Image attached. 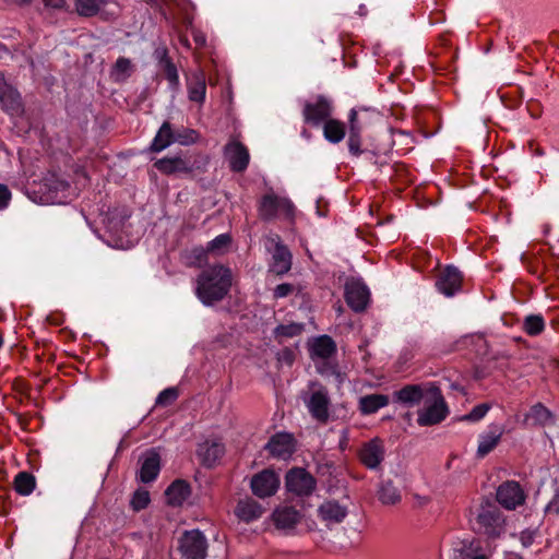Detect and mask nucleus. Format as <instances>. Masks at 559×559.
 <instances>
[{
	"instance_id": "nucleus-39",
	"label": "nucleus",
	"mask_w": 559,
	"mask_h": 559,
	"mask_svg": "<svg viewBox=\"0 0 559 559\" xmlns=\"http://www.w3.org/2000/svg\"><path fill=\"white\" fill-rule=\"evenodd\" d=\"M231 238L228 234H221L209 242L206 250L214 253H223L230 245Z\"/></svg>"
},
{
	"instance_id": "nucleus-8",
	"label": "nucleus",
	"mask_w": 559,
	"mask_h": 559,
	"mask_svg": "<svg viewBox=\"0 0 559 559\" xmlns=\"http://www.w3.org/2000/svg\"><path fill=\"white\" fill-rule=\"evenodd\" d=\"M280 484L278 474L272 469H263L251 478L250 488L254 496L264 499L274 496Z\"/></svg>"
},
{
	"instance_id": "nucleus-10",
	"label": "nucleus",
	"mask_w": 559,
	"mask_h": 559,
	"mask_svg": "<svg viewBox=\"0 0 559 559\" xmlns=\"http://www.w3.org/2000/svg\"><path fill=\"white\" fill-rule=\"evenodd\" d=\"M526 496L519 483L508 480L497 489V501L508 510H515L525 502Z\"/></svg>"
},
{
	"instance_id": "nucleus-31",
	"label": "nucleus",
	"mask_w": 559,
	"mask_h": 559,
	"mask_svg": "<svg viewBox=\"0 0 559 559\" xmlns=\"http://www.w3.org/2000/svg\"><path fill=\"white\" fill-rule=\"evenodd\" d=\"M324 139L333 144L342 142L346 134L345 123L332 117L323 124Z\"/></svg>"
},
{
	"instance_id": "nucleus-43",
	"label": "nucleus",
	"mask_w": 559,
	"mask_h": 559,
	"mask_svg": "<svg viewBox=\"0 0 559 559\" xmlns=\"http://www.w3.org/2000/svg\"><path fill=\"white\" fill-rule=\"evenodd\" d=\"M178 397V392L176 389L174 388H168V389H165L163 390L157 399H156V405H163V406H167V405H170L171 403H174Z\"/></svg>"
},
{
	"instance_id": "nucleus-16",
	"label": "nucleus",
	"mask_w": 559,
	"mask_h": 559,
	"mask_svg": "<svg viewBox=\"0 0 559 559\" xmlns=\"http://www.w3.org/2000/svg\"><path fill=\"white\" fill-rule=\"evenodd\" d=\"M438 290L447 297L455 295L462 286V274L454 266H447L436 282Z\"/></svg>"
},
{
	"instance_id": "nucleus-27",
	"label": "nucleus",
	"mask_w": 559,
	"mask_h": 559,
	"mask_svg": "<svg viewBox=\"0 0 559 559\" xmlns=\"http://www.w3.org/2000/svg\"><path fill=\"white\" fill-rule=\"evenodd\" d=\"M273 521L280 530H292L300 521L299 511L292 507L277 508L273 512Z\"/></svg>"
},
{
	"instance_id": "nucleus-34",
	"label": "nucleus",
	"mask_w": 559,
	"mask_h": 559,
	"mask_svg": "<svg viewBox=\"0 0 559 559\" xmlns=\"http://www.w3.org/2000/svg\"><path fill=\"white\" fill-rule=\"evenodd\" d=\"M36 487L35 477L27 472H20L14 478V489L22 496L31 495Z\"/></svg>"
},
{
	"instance_id": "nucleus-3",
	"label": "nucleus",
	"mask_w": 559,
	"mask_h": 559,
	"mask_svg": "<svg viewBox=\"0 0 559 559\" xmlns=\"http://www.w3.org/2000/svg\"><path fill=\"white\" fill-rule=\"evenodd\" d=\"M425 406L418 411L417 424L421 427L433 426L444 420L449 409L440 389L429 383Z\"/></svg>"
},
{
	"instance_id": "nucleus-11",
	"label": "nucleus",
	"mask_w": 559,
	"mask_h": 559,
	"mask_svg": "<svg viewBox=\"0 0 559 559\" xmlns=\"http://www.w3.org/2000/svg\"><path fill=\"white\" fill-rule=\"evenodd\" d=\"M504 432L506 428L503 425L497 423L488 425L486 430L478 436L477 457L483 459L493 451L500 443Z\"/></svg>"
},
{
	"instance_id": "nucleus-44",
	"label": "nucleus",
	"mask_w": 559,
	"mask_h": 559,
	"mask_svg": "<svg viewBox=\"0 0 559 559\" xmlns=\"http://www.w3.org/2000/svg\"><path fill=\"white\" fill-rule=\"evenodd\" d=\"M294 290H295V286L293 284L283 283V284L277 285L274 288L273 295H274V298H276V299L285 298L288 295H290Z\"/></svg>"
},
{
	"instance_id": "nucleus-17",
	"label": "nucleus",
	"mask_w": 559,
	"mask_h": 559,
	"mask_svg": "<svg viewBox=\"0 0 559 559\" xmlns=\"http://www.w3.org/2000/svg\"><path fill=\"white\" fill-rule=\"evenodd\" d=\"M139 477L142 483H151L156 479L160 471V455L155 449H151L140 457Z\"/></svg>"
},
{
	"instance_id": "nucleus-55",
	"label": "nucleus",
	"mask_w": 559,
	"mask_h": 559,
	"mask_svg": "<svg viewBox=\"0 0 559 559\" xmlns=\"http://www.w3.org/2000/svg\"><path fill=\"white\" fill-rule=\"evenodd\" d=\"M535 411L539 409V411H543L545 412L546 409L542 406V405H537L534 407Z\"/></svg>"
},
{
	"instance_id": "nucleus-13",
	"label": "nucleus",
	"mask_w": 559,
	"mask_h": 559,
	"mask_svg": "<svg viewBox=\"0 0 559 559\" xmlns=\"http://www.w3.org/2000/svg\"><path fill=\"white\" fill-rule=\"evenodd\" d=\"M306 405L309 413L316 420L320 423L328 421L330 397L328 391L324 388L320 386L318 390L313 391L309 399L306 400Z\"/></svg>"
},
{
	"instance_id": "nucleus-54",
	"label": "nucleus",
	"mask_w": 559,
	"mask_h": 559,
	"mask_svg": "<svg viewBox=\"0 0 559 559\" xmlns=\"http://www.w3.org/2000/svg\"><path fill=\"white\" fill-rule=\"evenodd\" d=\"M19 4H26L31 2V0H16Z\"/></svg>"
},
{
	"instance_id": "nucleus-52",
	"label": "nucleus",
	"mask_w": 559,
	"mask_h": 559,
	"mask_svg": "<svg viewBox=\"0 0 559 559\" xmlns=\"http://www.w3.org/2000/svg\"><path fill=\"white\" fill-rule=\"evenodd\" d=\"M194 252L197 253L198 258H203V255L205 254L202 248L194 249Z\"/></svg>"
},
{
	"instance_id": "nucleus-40",
	"label": "nucleus",
	"mask_w": 559,
	"mask_h": 559,
	"mask_svg": "<svg viewBox=\"0 0 559 559\" xmlns=\"http://www.w3.org/2000/svg\"><path fill=\"white\" fill-rule=\"evenodd\" d=\"M150 492L145 489H138L131 499V507L134 511L145 509L150 503Z\"/></svg>"
},
{
	"instance_id": "nucleus-25",
	"label": "nucleus",
	"mask_w": 559,
	"mask_h": 559,
	"mask_svg": "<svg viewBox=\"0 0 559 559\" xmlns=\"http://www.w3.org/2000/svg\"><path fill=\"white\" fill-rule=\"evenodd\" d=\"M191 487L182 479H177L170 484L166 489L165 496L168 504L174 507L182 506L183 502L190 497Z\"/></svg>"
},
{
	"instance_id": "nucleus-50",
	"label": "nucleus",
	"mask_w": 559,
	"mask_h": 559,
	"mask_svg": "<svg viewBox=\"0 0 559 559\" xmlns=\"http://www.w3.org/2000/svg\"><path fill=\"white\" fill-rule=\"evenodd\" d=\"M45 7L52 9H63L66 7V0H43Z\"/></svg>"
},
{
	"instance_id": "nucleus-23",
	"label": "nucleus",
	"mask_w": 559,
	"mask_h": 559,
	"mask_svg": "<svg viewBox=\"0 0 559 559\" xmlns=\"http://www.w3.org/2000/svg\"><path fill=\"white\" fill-rule=\"evenodd\" d=\"M349 120V135H348V150L350 154L358 156L361 154V138L360 132L364 128V122L359 117V111L352 109L348 116Z\"/></svg>"
},
{
	"instance_id": "nucleus-6",
	"label": "nucleus",
	"mask_w": 559,
	"mask_h": 559,
	"mask_svg": "<svg viewBox=\"0 0 559 559\" xmlns=\"http://www.w3.org/2000/svg\"><path fill=\"white\" fill-rule=\"evenodd\" d=\"M294 205L286 198H280L273 193L265 194L259 205V215L263 219H273L277 216L290 218L294 214Z\"/></svg>"
},
{
	"instance_id": "nucleus-41",
	"label": "nucleus",
	"mask_w": 559,
	"mask_h": 559,
	"mask_svg": "<svg viewBox=\"0 0 559 559\" xmlns=\"http://www.w3.org/2000/svg\"><path fill=\"white\" fill-rule=\"evenodd\" d=\"M304 330V325L300 323L283 324L275 329L277 337H293L299 335Z\"/></svg>"
},
{
	"instance_id": "nucleus-53",
	"label": "nucleus",
	"mask_w": 559,
	"mask_h": 559,
	"mask_svg": "<svg viewBox=\"0 0 559 559\" xmlns=\"http://www.w3.org/2000/svg\"><path fill=\"white\" fill-rule=\"evenodd\" d=\"M301 136L307 139V140H309L311 138V134H310V132L308 130L304 129L301 131Z\"/></svg>"
},
{
	"instance_id": "nucleus-15",
	"label": "nucleus",
	"mask_w": 559,
	"mask_h": 559,
	"mask_svg": "<svg viewBox=\"0 0 559 559\" xmlns=\"http://www.w3.org/2000/svg\"><path fill=\"white\" fill-rule=\"evenodd\" d=\"M0 106L12 116L22 112L21 96L8 84L2 72H0Z\"/></svg>"
},
{
	"instance_id": "nucleus-45",
	"label": "nucleus",
	"mask_w": 559,
	"mask_h": 559,
	"mask_svg": "<svg viewBox=\"0 0 559 559\" xmlns=\"http://www.w3.org/2000/svg\"><path fill=\"white\" fill-rule=\"evenodd\" d=\"M116 73L122 74L123 76L129 75L131 71V61L127 58H119L115 64Z\"/></svg>"
},
{
	"instance_id": "nucleus-19",
	"label": "nucleus",
	"mask_w": 559,
	"mask_h": 559,
	"mask_svg": "<svg viewBox=\"0 0 559 559\" xmlns=\"http://www.w3.org/2000/svg\"><path fill=\"white\" fill-rule=\"evenodd\" d=\"M43 188L45 189L46 201L52 203H63L67 199L69 183L58 178L56 175H49L44 179Z\"/></svg>"
},
{
	"instance_id": "nucleus-46",
	"label": "nucleus",
	"mask_w": 559,
	"mask_h": 559,
	"mask_svg": "<svg viewBox=\"0 0 559 559\" xmlns=\"http://www.w3.org/2000/svg\"><path fill=\"white\" fill-rule=\"evenodd\" d=\"M10 200L11 191L5 185L0 183V211L9 205Z\"/></svg>"
},
{
	"instance_id": "nucleus-32",
	"label": "nucleus",
	"mask_w": 559,
	"mask_h": 559,
	"mask_svg": "<svg viewBox=\"0 0 559 559\" xmlns=\"http://www.w3.org/2000/svg\"><path fill=\"white\" fill-rule=\"evenodd\" d=\"M389 404V397L384 394H369L359 399V409L364 415L377 413Z\"/></svg>"
},
{
	"instance_id": "nucleus-14",
	"label": "nucleus",
	"mask_w": 559,
	"mask_h": 559,
	"mask_svg": "<svg viewBox=\"0 0 559 559\" xmlns=\"http://www.w3.org/2000/svg\"><path fill=\"white\" fill-rule=\"evenodd\" d=\"M265 448L272 456L287 460L295 451V439L290 433L278 432L269 440Z\"/></svg>"
},
{
	"instance_id": "nucleus-18",
	"label": "nucleus",
	"mask_w": 559,
	"mask_h": 559,
	"mask_svg": "<svg viewBox=\"0 0 559 559\" xmlns=\"http://www.w3.org/2000/svg\"><path fill=\"white\" fill-rule=\"evenodd\" d=\"M225 157L229 163L231 170L243 171L249 164V152L240 142H230L225 146Z\"/></svg>"
},
{
	"instance_id": "nucleus-22",
	"label": "nucleus",
	"mask_w": 559,
	"mask_h": 559,
	"mask_svg": "<svg viewBox=\"0 0 559 559\" xmlns=\"http://www.w3.org/2000/svg\"><path fill=\"white\" fill-rule=\"evenodd\" d=\"M275 247L272 253L271 271L277 275L287 273L292 267V254L289 250L280 242L278 237L272 239Z\"/></svg>"
},
{
	"instance_id": "nucleus-20",
	"label": "nucleus",
	"mask_w": 559,
	"mask_h": 559,
	"mask_svg": "<svg viewBox=\"0 0 559 559\" xmlns=\"http://www.w3.org/2000/svg\"><path fill=\"white\" fill-rule=\"evenodd\" d=\"M429 384H408L394 392V400L407 406H414L427 397V388Z\"/></svg>"
},
{
	"instance_id": "nucleus-49",
	"label": "nucleus",
	"mask_w": 559,
	"mask_h": 559,
	"mask_svg": "<svg viewBox=\"0 0 559 559\" xmlns=\"http://www.w3.org/2000/svg\"><path fill=\"white\" fill-rule=\"evenodd\" d=\"M491 551H478L476 550L474 554H467L465 559H490Z\"/></svg>"
},
{
	"instance_id": "nucleus-30",
	"label": "nucleus",
	"mask_w": 559,
	"mask_h": 559,
	"mask_svg": "<svg viewBox=\"0 0 559 559\" xmlns=\"http://www.w3.org/2000/svg\"><path fill=\"white\" fill-rule=\"evenodd\" d=\"M335 352V343L334 341L328 336L322 335L313 340L310 345V355L311 358H321L325 359L332 356Z\"/></svg>"
},
{
	"instance_id": "nucleus-28",
	"label": "nucleus",
	"mask_w": 559,
	"mask_h": 559,
	"mask_svg": "<svg viewBox=\"0 0 559 559\" xmlns=\"http://www.w3.org/2000/svg\"><path fill=\"white\" fill-rule=\"evenodd\" d=\"M320 518L328 524L341 523L347 515L345 507L336 501H325L318 509Z\"/></svg>"
},
{
	"instance_id": "nucleus-29",
	"label": "nucleus",
	"mask_w": 559,
	"mask_h": 559,
	"mask_svg": "<svg viewBox=\"0 0 559 559\" xmlns=\"http://www.w3.org/2000/svg\"><path fill=\"white\" fill-rule=\"evenodd\" d=\"M154 166L166 175L175 173H191L192 166L181 157H165L155 162Z\"/></svg>"
},
{
	"instance_id": "nucleus-9",
	"label": "nucleus",
	"mask_w": 559,
	"mask_h": 559,
	"mask_svg": "<svg viewBox=\"0 0 559 559\" xmlns=\"http://www.w3.org/2000/svg\"><path fill=\"white\" fill-rule=\"evenodd\" d=\"M370 299L367 285L356 278L348 280L345 284V300L355 312L364 311Z\"/></svg>"
},
{
	"instance_id": "nucleus-21",
	"label": "nucleus",
	"mask_w": 559,
	"mask_h": 559,
	"mask_svg": "<svg viewBox=\"0 0 559 559\" xmlns=\"http://www.w3.org/2000/svg\"><path fill=\"white\" fill-rule=\"evenodd\" d=\"M188 98L202 105L206 96V79L203 71L192 72L187 76Z\"/></svg>"
},
{
	"instance_id": "nucleus-37",
	"label": "nucleus",
	"mask_w": 559,
	"mask_h": 559,
	"mask_svg": "<svg viewBox=\"0 0 559 559\" xmlns=\"http://www.w3.org/2000/svg\"><path fill=\"white\" fill-rule=\"evenodd\" d=\"M105 2L106 0H76V11L82 16H93Z\"/></svg>"
},
{
	"instance_id": "nucleus-26",
	"label": "nucleus",
	"mask_w": 559,
	"mask_h": 559,
	"mask_svg": "<svg viewBox=\"0 0 559 559\" xmlns=\"http://www.w3.org/2000/svg\"><path fill=\"white\" fill-rule=\"evenodd\" d=\"M263 512L262 506L251 498L240 500L235 509L238 519L247 523L260 519Z\"/></svg>"
},
{
	"instance_id": "nucleus-24",
	"label": "nucleus",
	"mask_w": 559,
	"mask_h": 559,
	"mask_svg": "<svg viewBox=\"0 0 559 559\" xmlns=\"http://www.w3.org/2000/svg\"><path fill=\"white\" fill-rule=\"evenodd\" d=\"M225 453L224 444L217 439L205 440L198 448V455L207 466L215 464Z\"/></svg>"
},
{
	"instance_id": "nucleus-4",
	"label": "nucleus",
	"mask_w": 559,
	"mask_h": 559,
	"mask_svg": "<svg viewBox=\"0 0 559 559\" xmlns=\"http://www.w3.org/2000/svg\"><path fill=\"white\" fill-rule=\"evenodd\" d=\"M333 115V103L323 95H317L302 104V118L305 123L319 127Z\"/></svg>"
},
{
	"instance_id": "nucleus-33",
	"label": "nucleus",
	"mask_w": 559,
	"mask_h": 559,
	"mask_svg": "<svg viewBox=\"0 0 559 559\" xmlns=\"http://www.w3.org/2000/svg\"><path fill=\"white\" fill-rule=\"evenodd\" d=\"M174 141V133L169 122H164L151 144V150L153 152H162Z\"/></svg>"
},
{
	"instance_id": "nucleus-5",
	"label": "nucleus",
	"mask_w": 559,
	"mask_h": 559,
	"mask_svg": "<svg viewBox=\"0 0 559 559\" xmlns=\"http://www.w3.org/2000/svg\"><path fill=\"white\" fill-rule=\"evenodd\" d=\"M207 547V539L199 530L186 531L179 538L182 559H205Z\"/></svg>"
},
{
	"instance_id": "nucleus-1",
	"label": "nucleus",
	"mask_w": 559,
	"mask_h": 559,
	"mask_svg": "<svg viewBox=\"0 0 559 559\" xmlns=\"http://www.w3.org/2000/svg\"><path fill=\"white\" fill-rule=\"evenodd\" d=\"M229 267L217 264L205 269L197 278L195 295L205 306L225 298L231 287Z\"/></svg>"
},
{
	"instance_id": "nucleus-36",
	"label": "nucleus",
	"mask_w": 559,
	"mask_h": 559,
	"mask_svg": "<svg viewBox=\"0 0 559 559\" xmlns=\"http://www.w3.org/2000/svg\"><path fill=\"white\" fill-rule=\"evenodd\" d=\"M379 500L383 504H395L401 500V495L391 481H386L379 489Z\"/></svg>"
},
{
	"instance_id": "nucleus-35",
	"label": "nucleus",
	"mask_w": 559,
	"mask_h": 559,
	"mask_svg": "<svg viewBox=\"0 0 559 559\" xmlns=\"http://www.w3.org/2000/svg\"><path fill=\"white\" fill-rule=\"evenodd\" d=\"M160 63L163 66V70L165 72L166 79L169 82L171 88L177 91L179 87V74L176 66L168 58L166 50L160 52Z\"/></svg>"
},
{
	"instance_id": "nucleus-56",
	"label": "nucleus",
	"mask_w": 559,
	"mask_h": 559,
	"mask_svg": "<svg viewBox=\"0 0 559 559\" xmlns=\"http://www.w3.org/2000/svg\"><path fill=\"white\" fill-rule=\"evenodd\" d=\"M3 345V338H2V335L0 334V348L2 347Z\"/></svg>"
},
{
	"instance_id": "nucleus-38",
	"label": "nucleus",
	"mask_w": 559,
	"mask_h": 559,
	"mask_svg": "<svg viewBox=\"0 0 559 559\" xmlns=\"http://www.w3.org/2000/svg\"><path fill=\"white\" fill-rule=\"evenodd\" d=\"M545 328V321L539 314L527 316L523 329L528 335H538Z\"/></svg>"
},
{
	"instance_id": "nucleus-51",
	"label": "nucleus",
	"mask_w": 559,
	"mask_h": 559,
	"mask_svg": "<svg viewBox=\"0 0 559 559\" xmlns=\"http://www.w3.org/2000/svg\"><path fill=\"white\" fill-rule=\"evenodd\" d=\"M193 39L199 47H202L206 43V37L201 32H193Z\"/></svg>"
},
{
	"instance_id": "nucleus-7",
	"label": "nucleus",
	"mask_w": 559,
	"mask_h": 559,
	"mask_svg": "<svg viewBox=\"0 0 559 559\" xmlns=\"http://www.w3.org/2000/svg\"><path fill=\"white\" fill-rule=\"evenodd\" d=\"M286 488L296 496H309L316 489L314 477L304 468H293L286 474Z\"/></svg>"
},
{
	"instance_id": "nucleus-47",
	"label": "nucleus",
	"mask_w": 559,
	"mask_h": 559,
	"mask_svg": "<svg viewBox=\"0 0 559 559\" xmlns=\"http://www.w3.org/2000/svg\"><path fill=\"white\" fill-rule=\"evenodd\" d=\"M546 512L559 514V492L546 506Z\"/></svg>"
},
{
	"instance_id": "nucleus-2",
	"label": "nucleus",
	"mask_w": 559,
	"mask_h": 559,
	"mask_svg": "<svg viewBox=\"0 0 559 559\" xmlns=\"http://www.w3.org/2000/svg\"><path fill=\"white\" fill-rule=\"evenodd\" d=\"M476 532L488 537H500L506 532V519L500 509L491 502L479 506L472 520Z\"/></svg>"
},
{
	"instance_id": "nucleus-12",
	"label": "nucleus",
	"mask_w": 559,
	"mask_h": 559,
	"mask_svg": "<svg viewBox=\"0 0 559 559\" xmlns=\"http://www.w3.org/2000/svg\"><path fill=\"white\" fill-rule=\"evenodd\" d=\"M384 443L379 438H374L368 442H365L358 451V456L361 464L369 469L378 468L384 460Z\"/></svg>"
},
{
	"instance_id": "nucleus-48",
	"label": "nucleus",
	"mask_w": 559,
	"mask_h": 559,
	"mask_svg": "<svg viewBox=\"0 0 559 559\" xmlns=\"http://www.w3.org/2000/svg\"><path fill=\"white\" fill-rule=\"evenodd\" d=\"M534 536H535V533L533 531H528V530L523 531L520 536V539H521L523 546H525V547L531 546L534 540Z\"/></svg>"
},
{
	"instance_id": "nucleus-42",
	"label": "nucleus",
	"mask_w": 559,
	"mask_h": 559,
	"mask_svg": "<svg viewBox=\"0 0 559 559\" xmlns=\"http://www.w3.org/2000/svg\"><path fill=\"white\" fill-rule=\"evenodd\" d=\"M490 408L491 406L488 403L478 404L461 419L466 421H479L487 415Z\"/></svg>"
}]
</instances>
